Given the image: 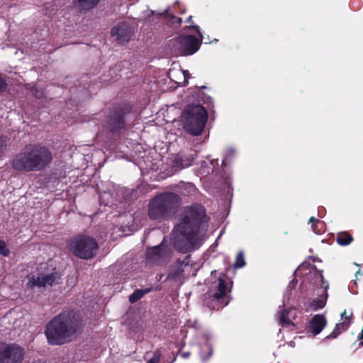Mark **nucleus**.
<instances>
[{
  "label": "nucleus",
  "instance_id": "nucleus-16",
  "mask_svg": "<svg viewBox=\"0 0 363 363\" xmlns=\"http://www.w3.org/2000/svg\"><path fill=\"white\" fill-rule=\"evenodd\" d=\"M295 315L296 313L294 309H289L288 311L283 309L278 312L277 319L282 327H291L294 329L295 325L291 322V319L294 318Z\"/></svg>",
  "mask_w": 363,
  "mask_h": 363
},
{
  "label": "nucleus",
  "instance_id": "nucleus-17",
  "mask_svg": "<svg viewBox=\"0 0 363 363\" xmlns=\"http://www.w3.org/2000/svg\"><path fill=\"white\" fill-rule=\"evenodd\" d=\"M123 113L119 111L110 116L108 126L111 131H118L124 128Z\"/></svg>",
  "mask_w": 363,
  "mask_h": 363
},
{
  "label": "nucleus",
  "instance_id": "nucleus-2",
  "mask_svg": "<svg viewBox=\"0 0 363 363\" xmlns=\"http://www.w3.org/2000/svg\"><path fill=\"white\" fill-rule=\"evenodd\" d=\"M52 160V154L45 146L33 144L26 146L11 160L12 168L18 172L40 171Z\"/></svg>",
  "mask_w": 363,
  "mask_h": 363
},
{
  "label": "nucleus",
  "instance_id": "nucleus-11",
  "mask_svg": "<svg viewBox=\"0 0 363 363\" xmlns=\"http://www.w3.org/2000/svg\"><path fill=\"white\" fill-rule=\"evenodd\" d=\"M59 279V275L56 272L51 273H41L38 277H31L26 284L28 288L33 289L35 287H45L47 286H52L57 283Z\"/></svg>",
  "mask_w": 363,
  "mask_h": 363
},
{
  "label": "nucleus",
  "instance_id": "nucleus-1",
  "mask_svg": "<svg viewBox=\"0 0 363 363\" xmlns=\"http://www.w3.org/2000/svg\"><path fill=\"white\" fill-rule=\"evenodd\" d=\"M204 215L201 208H187L182 215V221L178 223L172 232V240L174 247L182 253H187L201 245L207 224L203 220Z\"/></svg>",
  "mask_w": 363,
  "mask_h": 363
},
{
  "label": "nucleus",
  "instance_id": "nucleus-18",
  "mask_svg": "<svg viewBox=\"0 0 363 363\" xmlns=\"http://www.w3.org/2000/svg\"><path fill=\"white\" fill-rule=\"evenodd\" d=\"M210 336L208 335H203L202 337L201 342L204 344V346L201 348V357L203 360L208 359L213 354V350L211 346L208 344Z\"/></svg>",
  "mask_w": 363,
  "mask_h": 363
},
{
  "label": "nucleus",
  "instance_id": "nucleus-39",
  "mask_svg": "<svg viewBox=\"0 0 363 363\" xmlns=\"http://www.w3.org/2000/svg\"><path fill=\"white\" fill-rule=\"evenodd\" d=\"M189 164H185V165H183L182 167H188Z\"/></svg>",
  "mask_w": 363,
  "mask_h": 363
},
{
  "label": "nucleus",
  "instance_id": "nucleus-21",
  "mask_svg": "<svg viewBox=\"0 0 363 363\" xmlns=\"http://www.w3.org/2000/svg\"><path fill=\"white\" fill-rule=\"evenodd\" d=\"M176 74L182 75L183 77L184 84H186V82H187V79L189 78V76H190V74L189 73V72L187 70L176 69V70H170L169 71V77L172 80H174L173 77H174V75ZM174 81L178 84L182 83L181 82H178L176 79H174Z\"/></svg>",
  "mask_w": 363,
  "mask_h": 363
},
{
  "label": "nucleus",
  "instance_id": "nucleus-28",
  "mask_svg": "<svg viewBox=\"0 0 363 363\" xmlns=\"http://www.w3.org/2000/svg\"><path fill=\"white\" fill-rule=\"evenodd\" d=\"M189 257H186V259L185 260H184L182 262H178L177 263V267H178V272H177L174 274V276H178L182 272L184 271L183 269H180L181 267H183V265H184L185 267L188 265L189 264Z\"/></svg>",
  "mask_w": 363,
  "mask_h": 363
},
{
  "label": "nucleus",
  "instance_id": "nucleus-15",
  "mask_svg": "<svg viewBox=\"0 0 363 363\" xmlns=\"http://www.w3.org/2000/svg\"><path fill=\"white\" fill-rule=\"evenodd\" d=\"M350 315H347L346 311H344L341 314V317L342 319V322L337 323L335 329L333 331L328 335L326 338L327 339H334L337 337L339 334H340L342 331L347 330L349 326L350 325L351 320H350Z\"/></svg>",
  "mask_w": 363,
  "mask_h": 363
},
{
  "label": "nucleus",
  "instance_id": "nucleus-13",
  "mask_svg": "<svg viewBox=\"0 0 363 363\" xmlns=\"http://www.w3.org/2000/svg\"><path fill=\"white\" fill-rule=\"evenodd\" d=\"M226 291V281L223 279L219 278L213 283L209 293L215 301H220L225 295Z\"/></svg>",
  "mask_w": 363,
  "mask_h": 363
},
{
  "label": "nucleus",
  "instance_id": "nucleus-31",
  "mask_svg": "<svg viewBox=\"0 0 363 363\" xmlns=\"http://www.w3.org/2000/svg\"><path fill=\"white\" fill-rule=\"evenodd\" d=\"M6 146V140L4 138H0V157L3 155Z\"/></svg>",
  "mask_w": 363,
  "mask_h": 363
},
{
  "label": "nucleus",
  "instance_id": "nucleus-4",
  "mask_svg": "<svg viewBox=\"0 0 363 363\" xmlns=\"http://www.w3.org/2000/svg\"><path fill=\"white\" fill-rule=\"evenodd\" d=\"M207 121V112L200 105L187 106L177 121L183 129L192 135L202 133Z\"/></svg>",
  "mask_w": 363,
  "mask_h": 363
},
{
  "label": "nucleus",
  "instance_id": "nucleus-14",
  "mask_svg": "<svg viewBox=\"0 0 363 363\" xmlns=\"http://www.w3.org/2000/svg\"><path fill=\"white\" fill-rule=\"evenodd\" d=\"M327 320L323 315H315L310 321L308 328V333L313 335L320 333L323 328L326 326Z\"/></svg>",
  "mask_w": 363,
  "mask_h": 363
},
{
  "label": "nucleus",
  "instance_id": "nucleus-29",
  "mask_svg": "<svg viewBox=\"0 0 363 363\" xmlns=\"http://www.w3.org/2000/svg\"><path fill=\"white\" fill-rule=\"evenodd\" d=\"M161 355V352L160 350H156L154 352L153 357L147 363H159Z\"/></svg>",
  "mask_w": 363,
  "mask_h": 363
},
{
  "label": "nucleus",
  "instance_id": "nucleus-38",
  "mask_svg": "<svg viewBox=\"0 0 363 363\" xmlns=\"http://www.w3.org/2000/svg\"><path fill=\"white\" fill-rule=\"evenodd\" d=\"M191 19V16H189L187 19V21H190V20Z\"/></svg>",
  "mask_w": 363,
  "mask_h": 363
},
{
  "label": "nucleus",
  "instance_id": "nucleus-32",
  "mask_svg": "<svg viewBox=\"0 0 363 363\" xmlns=\"http://www.w3.org/2000/svg\"><path fill=\"white\" fill-rule=\"evenodd\" d=\"M6 85L5 79L0 75V91L5 90Z\"/></svg>",
  "mask_w": 363,
  "mask_h": 363
},
{
  "label": "nucleus",
  "instance_id": "nucleus-30",
  "mask_svg": "<svg viewBox=\"0 0 363 363\" xmlns=\"http://www.w3.org/2000/svg\"><path fill=\"white\" fill-rule=\"evenodd\" d=\"M184 185L185 186L186 189H188V191L186 193L182 192V194L184 195H186V194L187 195V194H189L190 193H192V192L195 191L196 188H195V186L194 184L188 183V184H184Z\"/></svg>",
  "mask_w": 363,
  "mask_h": 363
},
{
  "label": "nucleus",
  "instance_id": "nucleus-27",
  "mask_svg": "<svg viewBox=\"0 0 363 363\" xmlns=\"http://www.w3.org/2000/svg\"><path fill=\"white\" fill-rule=\"evenodd\" d=\"M9 250L6 247V244L4 240H0V254L4 257L9 255Z\"/></svg>",
  "mask_w": 363,
  "mask_h": 363
},
{
  "label": "nucleus",
  "instance_id": "nucleus-26",
  "mask_svg": "<svg viewBox=\"0 0 363 363\" xmlns=\"http://www.w3.org/2000/svg\"><path fill=\"white\" fill-rule=\"evenodd\" d=\"M235 150L233 148H229L226 153L225 154L224 158L223 160V165H226L228 161L233 157L235 155Z\"/></svg>",
  "mask_w": 363,
  "mask_h": 363
},
{
  "label": "nucleus",
  "instance_id": "nucleus-24",
  "mask_svg": "<svg viewBox=\"0 0 363 363\" xmlns=\"http://www.w3.org/2000/svg\"><path fill=\"white\" fill-rule=\"evenodd\" d=\"M245 265V261L244 258V255L242 252H240L236 257V260L234 264L235 268H241Z\"/></svg>",
  "mask_w": 363,
  "mask_h": 363
},
{
  "label": "nucleus",
  "instance_id": "nucleus-8",
  "mask_svg": "<svg viewBox=\"0 0 363 363\" xmlns=\"http://www.w3.org/2000/svg\"><path fill=\"white\" fill-rule=\"evenodd\" d=\"M174 52L178 55H191L197 52L201 42L194 35H182L175 40Z\"/></svg>",
  "mask_w": 363,
  "mask_h": 363
},
{
  "label": "nucleus",
  "instance_id": "nucleus-33",
  "mask_svg": "<svg viewBox=\"0 0 363 363\" xmlns=\"http://www.w3.org/2000/svg\"><path fill=\"white\" fill-rule=\"evenodd\" d=\"M358 340H359V345L363 346V330L361 333L358 335Z\"/></svg>",
  "mask_w": 363,
  "mask_h": 363
},
{
  "label": "nucleus",
  "instance_id": "nucleus-10",
  "mask_svg": "<svg viewBox=\"0 0 363 363\" xmlns=\"http://www.w3.org/2000/svg\"><path fill=\"white\" fill-rule=\"evenodd\" d=\"M171 255L169 248L163 242L159 245L148 248L146 252L147 259L152 263L160 264L167 259Z\"/></svg>",
  "mask_w": 363,
  "mask_h": 363
},
{
  "label": "nucleus",
  "instance_id": "nucleus-3",
  "mask_svg": "<svg viewBox=\"0 0 363 363\" xmlns=\"http://www.w3.org/2000/svg\"><path fill=\"white\" fill-rule=\"evenodd\" d=\"M82 328L79 320L73 313H63L55 317L47 325L45 335L52 345H62L72 340Z\"/></svg>",
  "mask_w": 363,
  "mask_h": 363
},
{
  "label": "nucleus",
  "instance_id": "nucleus-35",
  "mask_svg": "<svg viewBox=\"0 0 363 363\" xmlns=\"http://www.w3.org/2000/svg\"><path fill=\"white\" fill-rule=\"evenodd\" d=\"M181 357L184 359H186L190 356V352H186L181 353Z\"/></svg>",
  "mask_w": 363,
  "mask_h": 363
},
{
  "label": "nucleus",
  "instance_id": "nucleus-9",
  "mask_svg": "<svg viewBox=\"0 0 363 363\" xmlns=\"http://www.w3.org/2000/svg\"><path fill=\"white\" fill-rule=\"evenodd\" d=\"M23 357V350L18 345L0 342V363H21Z\"/></svg>",
  "mask_w": 363,
  "mask_h": 363
},
{
  "label": "nucleus",
  "instance_id": "nucleus-34",
  "mask_svg": "<svg viewBox=\"0 0 363 363\" xmlns=\"http://www.w3.org/2000/svg\"><path fill=\"white\" fill-rule=\"evenodd\" d=\"M193 27L196 29V30L198 33L199 35L200 36L201 39H202L203 35L200 31L199 27L198 26H194Z\"/></svg>",
  "mask_w": 363,
  "mask_h": 363
},
{
  "label": "nucleus",
  "instance_id": "nucleus-20",
  "mask_svg": "<svg viewBox=\"0 0 363 363\" xmlns=\"http://www.w3.org/2000/svg\"><path fill=\"white\" fill-rule=\"evenodd\" d=\"M336 240L340 245L345 246L350 244L353 238L349 233L343 232L337 234Z\"/></svg>",
  "mask_w": 363,
  "mask_h": 363
},
{
  "label": "nucleus",
  "instance_id": "nucleus-25",
  "mask_svg": "<svg viewBox=\"0 0 363 363\" xmlns=\"http://www.w3.org/2000/svg\"><path fill=\"white\" fill-rule=\"evenodd\" d=\"M163 14H164L167 17H171L172 20V23H178V24H179L181 23V21H182V19L180 18L175 17V16H174L172 15L170 7L167 8L164 11Z\"/></svg>",
  "mask_w": 363,
  "mask_h": 363
},
{
  "label": "nucleus",
  "instance_id": "nucleus-37",
  "mask_svg": "<svg viewBox=\"0 0 363 363\" xmlns=\"http://www.w3.org/2000/svg\"><path fill=\"white\" fill-rule=\"evenodd\" d=\"M294 283H296V281L294 279L291 281V283L290 284H291L292 286H294Z\"/></svg>",
  "mask_w": 363,
  "mask_h": 363
},
{
  "label": "nucleus",
  "instance_id": "nucleus-12",
  "mask_svg": "<svg viewBox=\"0 0 363 363\" xmlns=\"http://www.w3.org/2000/svg\"><path fill=\"white\" fill-rule=\"evenodd\" d=\"M135 27L128 22H121L111 30V35L120 43L128 42L134 32Z\"/></svg>",
  "mask_w": 363,
  "mask_h": 363
},
{
  "label": "nucleus",
  "instance_id": "nucleus-22",
  "mask_svg": "<svg viewBox=\"0 0 363 363\" xmlns=\"http://www.w3.org/2000/svg\"><path fill=\"white\" fill-rule=\"evenodd\" d=\"M151 291L150 289H146L144 290H136L134 291L130 296L129 301L130 303H135L139 299H140L145 294L150 292Z\"/></svg>",
  "mask_w": 363,
  "mask_h": 363
},
{
  "label": "nucleus",
  "instance_id": "nucleus-23",
  "mask_svg": "<svg viewBox=\"0 0 363 363\" xmlns=\"http://www.w3.org/2000/svg\"><path fill=\"white\" fill-rule=\"evenodd\" d=\"M99 1V0H78L80 6L86 9L94 7Z\"/></svg>",
  "mask_w": 363,
  "mask_h": 363
},
{
  "label": "nucleus",
  "instance_id": "nucleus-7",
  "mask_svg": "<svg viewBox=\"0 0 363 363\" xmlns=\"http://www.w3.org/2000/svg\"><path fill=\"white\" fill-rule=\"evenodd\" d=\"M311 274H313L314 277V283L317 286H321L323 288V293L318 298H314L310 304L311 309L318 311L325 307L327 299L328 297V290L329 289V284L324 279L323 275V271L318 270L315 267H312L309 270Z\"/></svg>",
  "mask_w": 363,
  "mask_h": 363
},
{
  "label": "nucleus",
  "instance_id": "nucleus-6",
  "mask_svg": "<svg viewBox=\"0 0 363 363\" xmlns=\"http://www.w3.org/2000/svg\"><path fill=\"white\" fill-rule=\"evenodd\" d=\"M69 246L76 256L85 259L93 257L98 249V244L96 240L86 235H81L73 238L70 240Z\"/></svg>",
  "mask_w": 363,
  "mask_h": 363
},
{
  "label": "nucleus",
  "instance_id": "nucleus-19",
  "mask_svg": "<svg viewBox=\"0 0 363 363\" xmlns=\"http://www.w3.org/2000/svg\"><path fill=\"white\" fill-rule=\"evenodd\" d=\"M311 224V229L315 234H321L325 231V224L323 221L311 217L309 220Z\"/></svg>",
  "mask_w": 363,
  "mask_h": 363
},
{
  "label": "nucleus",
  "instance_id": "nucleus-40",
  "mask_svg": "<svg viewBox=\"0 0 363 363\" xmlns=\"http://www.w3.org/2000/svg\"><path fill=\"white\" fill-rule=\"evenodd\" d=\"M152 14H153L155 12L153 11H150Z\"/></svg>",
  "mask_w": 363,
  "mask_h": 363
},
{
  "label": "nucleus",
  "instance_id": "nucleus-5",
  "mask_svg": "<svg viewBox=\"0 0 363 363\" xmlns=\"http://www.w3.org/2000/svg\"><path fill=\"white\" fill-rule=\"evenodd\" d=\"M179 200V196L174 193H164L155 196L149 203L150 218L160 221L168 218L172 209Z\"/></svg>",
  "mask_w": 363,
  "mask_h": 363
},
{
  "label": "nucleus",
  "instance_id": "nucleus-36",
  "mask_svg": "<svg viewBox=\"0 0 363 363\" xmlns=\"http://www.w3.org/2000/svg\"><path fill=\"white\" fill-rule=\"evenodd\" d=\"M306 265L304 264H302L301 266L298 267L297 269V271H301L305 268Z\"/></svg>",
  "mask_w": 363,
  "mask_h": 363
}]
</instances>
